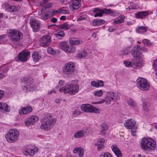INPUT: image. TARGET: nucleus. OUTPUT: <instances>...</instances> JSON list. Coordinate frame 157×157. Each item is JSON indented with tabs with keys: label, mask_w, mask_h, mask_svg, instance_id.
Returning <instances> with one entry per match:
<instances>
[{
	"label": "nucleus",
	"mask_w": 157,
	"mask_h": 157,
	"mask_svg": "<svg viewBox=\"0 0 157 157\" xmlns=\"http://www.w3.org/2000/svg\"><path fill=\"white\" fill-rule=\"evenodd\" d=\"M56 121V119L53 118L50 114H48L42 121L40 128L42 130L48 131L53 127Z\"/></svg>",
	"instance_id": "1"
},
{
	"label": "nucleus",
	"mask_w": 157,
	"mask_h": 157,
	"mask_svg": "<svg viewBox=\"0 0 157 157\" xmlns=\"http://www.w3.org/2000/svg\"><path fill=\"white\" fill-rule=\"evenodd\" d=\"M141 147L144 150L148 151L153 150L156 147V142L150 138H143L141 143Z\"/></svg>",
	"instance_id": "2"
},
{
	"label": "nucleus",
	"mask_w": 157,
	"mask_h": 157,
	"mask_svg": "<svg viewBox=\"0 0 157 157\" xmlns=\"http://www.w3.org/2000/svg\"><path fill=\"white\" fill-rule=\"evenodd\" d=\"M79 86L77 84H67L62 88H60L59 91L64 94L69 93L70 95H74L78 92Z\"/></svg>",
	"instance_id": "3"
},
{
	"label": "nucleus",
	"mask_w": 157,
	"mask_h": 157,
	"mask_svg": "<svg viewBox=\"0 0 157 157\" xmlns=\"http://www.w3.org/2000/svg\"><path fill=\"white\" fill-rule=\"evenodd\" d=\"M141 49H142V47L140 45H137L136 47H134L131 51L132 55L134 57V59L137 60V59H138V61H133V64L136 66H139V62H141L142 60V59L141 58L142 54L140 51L141 50Z\"/></svg>",
	"instance_id": "4"
},
{
	"label": "nucleus",
	"mask_w": 157,
	"mask_h": 157,
	"mask_svg": "<svg viewBox=\"0 0 157 157\" xmlns=\"http://www.w3.org/2000/svg\"><path fill=\"white\" fill-rule=\"evenodd\" d=\"M19 133V131L15 129L10 130L6 134L5 137L7 141L9 143H13L17 141L18 139Z\"/></svg>",
	"instance_id": "5"
},
{
	"label": "nucleus",
	"mask_w": 157,
	"mask_h": 157,
	"mask_svg": "<svg viewBox=\"0 0 157 157\" xmlns=\"http://www.w3.org/2000/svg\"><path fill=\"white\" fill-rule=\"evenodd\" d=\"M136 82L137 87L141 90L146 91L149 89V83L147 79H137Z\"/></svg>",
	"instance_id": "6"
},
{
	"label": "nucleus",
	"mask_w": 157,
	"mask_h": 157,
	"mask_svg": "<svg viewBox=\"0 0 157 157\" xmlns=\"http://www.w3.org/2000/svg\"><path fill=\"white\" fill-rule=\"evenodd\" d=\"M10 39L13 41H19L23 38V34L18 30H12L9 32Z\"/></svg>",
	"instance_id": "7"
},
{
	"label": "nucleus",
	"mask_w": 157,
	"mask_h": 157,
	"mask_svg": "<svg viewBox=\"0 0 157 157\" xmlns=\"http://www.w3.org/2000/svg\"><path fill=\"white\" fill-rule=\"evenodd\" d=\"M75 65L72 62L66 63L63 68L64 73L67 75H73L75 71Z\"/></svg>",
	"instance_id": "8"
},
{
	"label": "nucleus",
	"mask_w": 157,
	"mask_h": 157,
	"mask_svg": "<svg viewBox=\"0 0 157 157\" xmlns=\"http://www.w3.org/2000/svg\"><path fill=\"white\" fill-rule=\"evenodd\" d=\"M81 109L82 111L86 112L99 113V112L98 108L88 104L82 105Z\"/></svg>",
	"instance_id": "9"
},
{
	"label": "nucleus",
	"mask_w": 157,
	"mask_h": 157,
	"mask_svg": "<svg viewBox=\"0 0 157 157\" xmlns=\"http://www.w3.org/2000/svg\"><path fill=\"white\" fill-rule=\"evenodd\" d=\"M51 37L48 35L44 36L40 39V45L44 48L48 46L51 43Z\"/></svg>",
	"instance_id": "10"
},
{
	"label": "nucleus",
	"mask_w": 157,
	"mask_h": 157,
	"mask_svg": "<svg viewBox=\"0 0 157 157\" xmlns=\"http://www.w3.org/2000/svg\"><path fill=\"white\" fill-rule=\"evenodd\" d=\"M30 24L34 32H36L40 30L41 24L39 21L33 19H31Z\"/></svg>",
	"instance_id": "11"
},
{
	"label": "nucleus",
	"mask_w": 157,
	"mask_h": 157,
	"mask_svg": "<svg viewBox=\"0 0 157 157\" xmlns=\"http://www.w3.org/2000/svg\"><path fill=\"white\" fill-rule=\"evenodd\" d=\"M30 52H21L17 56L18 59L21 61L26 62L30 55Z\"/></svg>",
	"instance_id": "12"
},
{
	"label": "nucleus",
	"mask_w": 157,
	"mask_h": 157,
	"mask_svg": "<svg viewBox=\"0 0 157 157\" xmlns=\"http://www.w3.org/2000/svg\"><path fill=\"white\" fill-rule=\"evenodd\" d=\"M119 98L118 94L117 93H109V99L106 101L105 104L106 105H109L111 103V101H117Z\"/></svg>",
	"instance_id": "13"
},
{
	"label": "nucleus",
	"mask_w": 157,
	"mask_h": 157,
	"mask_svg": "<svg viewBox=\"0 0 157 157\" xmlns=\"http://www.w3.org/2000/svg\"><path fill=\"white\" fill-rule=\"evenodd\" d=\"M30 79H22L21 81L24 82L25 85L22 87V89L23 90H25L26 91H32L33 88L31 87L32 85L30 84Z\"/></svg>",
	"instance_id": "14"
},
{
	"label": "nucleus",
	"mask_w": 157,
	"mask_h": 157,
	"mask_svg": "<svg viewBox=\"0 0 157 157\" xmlns=\"http://www.w3.org/2000/svg\"><path fill=\"white\" fill-rule=\"evenodd\" d=\"M81 0H72V3L70 6L72 10H76L80 7Z\"/></svg>",
	"instance_id": "15"
},
{
	"label": "nucleus",
	"mask_w": 157,
	"mask_h": 157,
	"mask_svg": "<svg viewBox=\"0 0 157 157\" xmlns=\"http://www.w3.org/2000/svg\"><path fill=\"white\" fill-rule=\"evenodd\" d=\"M111 149L116 156L117 157H122V156L121 151L117 145L114 144L112 145Z\"/></svg>",
	"instance_id": "16"
},
{
	"label": "nucleus",
	"mask_w": 157,
	"mask_h": 157,
	"mask_svg": "<svg viewBox=\"0 0 157 157\" xmlns=\"http://www.w3.org/2000/svg\"><path fill=\"white\" fill-rule=\"evenodd\" d=\"M33 108L31 106L24 107L19 111V113L20 115L26 114L31 112Z\"/></svg>",
	"instance_id": "17"
},
{
	"label": "nucleus",
	"mask_w": 157,
	"mask_h": 157,
	"mask_svg": "<svg viewBox=\"0 0 157 157\" xmlns=\"http://www.w3.org/2000/svg\"><path fill=\"white\" fill-rule=\"evenodd\" d=\"M4 6L8 11L10 12H15L19 10L18 7L14 6H11L9 3L6 2L4 4Z\"/></svg>",
	"instance_id": "18"
},
{
	"label": "nucleus",
	"mask_w": 157,
	"mask_h": 157,
	"mask_svg": "<svg viewBox=\"0 0 157 157\" xmlns=\"http://www.w3.org/2000/svg\"><path fill=\"white\" fill-rule=\"evenodd\" d=\"M136 122L132 119H128V121L124 123V125L126 128L128 129H132L135 126Z\"/></svg>",
	"instance_id": "19"
},
{
	"label": "nucleus",
	"mask_w": 157,
	"mask_h": 157,
	"mask_svg": "<svg viewBox=\"0 0 157 157\" xmlns=\"http://www.w3.org/2000/svg\"><path fill=\"white\" fill-rule=\"evenodd\" d=\"M86 134L85 132L83 130L76 131L74 134V137L75 138H82L84 137Z\"/></svg>",
	"instance_id": "20"
},
{
	"label": "nucleus",
	"mask_w": 157,
	"mask_h": 157,
	"mask_svg": "<svg viewBox=\"0 0 157 157\" xmlns=\"http://www.w3.org/2000/svg\"><path fill=\"white\" fill-rule=\"evenodd\" d=\"M73 152L75 154L78 152L79 154V156L81 157L83 155L84 150L82 147H76L74 149Z\"/></svg>",
	"instance_id": "21"
},
{
	"label": "nucleus",
	"mask_w": 157,
	"mask_h": 157,
	"mask_svg": "<svg viewBox=\"0 0 157 157\" xmlns=\"http://www.w3.org/2000/svg\"><path fill=\"white\" fill-rule=\"evenodd\" d=\"M93 12L96 13V14L94 15L95 17H101L104 12L102 10L99 9L98 8H94L93 10Z\"/></svg>",
	"instance_id": "22"
},
{
	"label": "nucleus",
	"mask_w": 157,
	"mask_h": 157,
	"mask_svg": "<svg viewBox=\"0 0 157 157\" xmlns=\"http://www.w3.org/2000/svg\"><path fill=\"white\" fill-rule=\"evenodd\" d=\"M105 22V21L104 20L100 19H96L93 21L92 25L94 26H96L103 24Z\"/></svg>",
	"instance_id": "23"
},
{
	"label": "nucleus",
	"mask_w": 157,
	"mask_h": 157,
	"mask_svg": "<svg viewBox=\"0 0 157 157\" xmlns=\"http://www.w3.org/2000/svg\"><path fill=\"white\" fill-rule=\"evenodd\" d=\"M101 132L100 134L102 135H105L106 133V130L108 128V125L105 123H103L101 124Z\"/></svg>",
	"instance_id": "24"
},
{
	"label": "nucleus",
	"mask_w": 157,
	"mask_h": 157,
	"mask_svg": "<svg viewBox=\"0 0 157 157\" xmlns=\"http://www.w3.org/2000/svg\"><path fill=\"white\" fill-rule=\"evenodd\" d=\"M148 14L147 12L143 11L137 13L136 14V18H143L147 16Z\"/></svg>",
	"instance_id": "25"
},
{
	"label": "nucleus",
	"mask_w": 157,
	"mask_h": 157,
	"mask_svg": "<svg viewBox=\"0 0 157 157\" xmlns=\"http://www.w3.org/2000/svg\"><path fill=\"white\" fill-rule=\"evenodd\" d=\"M32 57L34 61L37 62L41 59V56L38 52H35L33 54Z\"/></svg>",
	"instance_id": "26"
},
{
	"label": "nucleus",
	"mask_w": 157,
	"mask_h": 157,
	"mask_svg": "<svg viewBox=\"0 0 157 157\" xmlns=\"http://www.w3.org/2000/svg\"><path fill=\"white\" fill-rule=\"evenodd\" d=\"M125 18L124 16L121 15L119 17L116 18L113 21V23L114 24H116L122 23L124 21V19Z\"/></svg>",
	"instance_id": "27"
},
{
	"label": "nucleus",
	"mask_w": 157,
	"mask_h": 157,
	"mask_svg": "<svg viewBox=\"0 0 157 157\" xmlns=\"http://www.w3.org/2000/svg\"><path fill=\"white\" fill-rule=\"evenodd\" d=\"M131 46H128L127 47H126L120 51L119 54L120 55H127L130 52V49L131 48Z\"/></svg>",
	"instance_id": "28"
},
{
	"label": "nucleus",
	"mask_w": 157,
	"mask_h": 157,
	"mask_svg": "<svg viewBox=\"0 0 157 157\" xmlns=\"http://www.w3.org/2000/svg\"><path fill=\"white\" fill-rule=\"evenodd\" d=\"M147 30V29L146 27L139 26L138 27V29H136V31L138 33H143L146 32Z\"/></svg>",
	"instance_id": "29"
},
{
	"label": "nucleus",
	"mask_w": 157,
	"mask_h": 157,
	"mask_svg": "<svg viewBox=\"0 0 157 157\" xmlns=\"http://www.w3.org/2000/svg\"><path fill=\"white\" fill-rule=\"evenodd\" d=\"M0 109L4 110L6 112L10 111V109H8V105L6 103H2L0 102Z\"/></svg>",
	"instance_id": "30"
},
{
	"label": "nucleus",
	"mask_w": 157,
	"mask_h": 157,
	"mask_svg": "<svg viewBox=\"0 0 157 157\" xmlns=\"http://www.w3.org/2000/svg\"><path fill=\"white\" fill-rule=\"evenodd\" d=\"M87 53L85 51L81 52L76 55V57L79 59L83 58L87 56Z\"/></svg>",
	"instance_id": "31"
},
{
	"label": "nucleus",
	"mask_w": 157,
	"mask_h": 157,
	"mask_svg": "<svg viewBox=\"0 0 157 157\" xmlns=\"http://www.w3.org/2000/svg\"><path fill=\"white\" fill-rule=\"evenodd\" d=\"M53 11L52 10H51L50 11H48L46 13L43 17L44 19L46 20L50 18L52 16Z\"/></svg>",
	"instance_id": "32"
},
{
	"label": "nucleus",
	"mask_w": 157,
	"mask_h": 157,
	"mask_svg": "<svg viewBox=\"0 0 157 157\" xmlns=\"http://www.w3.org/2000/svg\"><path fill=\"white\" fill-rule=\"evenodd\" d=\"M71 28L70 25L67 24V23H65L63 25H60L59 26V28L61 29H64L67 30Z\"/></svg>",
	"instance_id": "33"
},
{
	"label": "nucleus",
	"mask_w": 157,
	"mask_h": 157,
	"mask_svg": "<svg viewBox=\"0 0 157 157\" xmlns=\"http://www.w3.org/2000/svg\"><path fill=\"white\" fill-rule=\"evenodd\" d=\"M65 52H67L69 53H72L74 52L75 51V49L72 48V47L71 46L69 47L68 45L65 50L64 51Z\"/></svg>",
	"instance_id": "34"
},
{
	"label": "nucleus",
	"mask_w": 157,
	"mask_h": 157,
	"mask_svg": "<svg viewBox=\"0 0 157 157\" xmlns=\"http://www.w3.org/2000/svg\"><path fill=\"white\" fill-rule=\"evenodd\" d=\"M54 35L56 38L59 39L64 36L65 33L61 31L58 32L57 33L55 34Z\"/></svg>",
	"instance_id": "35"
},
{
	"label": "nucleus",
	"mask_w": 157,
	"mask_h": 157,
	"mask_svg": "<svg viewBox=\"0 0 157 157\" xmlns=\"http://www.w3.org/2000/svg\"><path fill=\"white\" fill-rule=\"evenodd\" d=\"M67 46L66 43L63 41L61 42L59 44L60 47L64 51L65 50Z\"/></svg>",
	"instance_id": "36"
},
{
	"label": "nucleus",
	"mask_w": 157,
	"mask_h": 157,
	"mask_svg": "<svg viewBox=\"0 0 157 157\" xmlns=\"http://www.w3.org/2000/svg\"><path fill=\"white\" fill-rule=\"evenodd\" d=\"M128 105L131 107L134 108L136 106V104L135 102L132 99L128 100L127 101Z\"/></svg>",
	"instance_id": "37"
},
{
	"label": "nucleus",
	"mask_w": 157,
	"mask_h": 157,
	"mask_svg": "<svg viewBox=\"0 0 157 157\" xmlns=\"http://www.w3.org/2000/svg\"><path fill=\"white\" fill-rule=\"evenodd\" d=\"M25 124L28 126L33 125L34 124H33V121H32L31 120H30V119L29 118H26L25 121Z\"/></svg>",
	"instance_id": "38"
},
{
	"label": "nucleus",
	"mask_w": 157,
	"mask_h": 157,
	"mask_svg": "<svg viewBox=\"0 0 157 157\" xmlns=\"http://www.w3.org/2000/svg\"><path fill=\"white\" fill-rule=\"evenodd\" d=\"M103 10V13H106V14H113L114 13V12L113 10H111L110 9H104L103 10Z\"/></svg>",
	"instance_id": "39"
},
{
	"label": "nucleus",
	"mask_w": 157,
	"mask_h": 157,
	"mask_svg": "<svg viewBox=\"0 0 157 157\" xmlns=\"http://www.w3.org/2000/svg\"><path fill=\"white\" fill-rule=\"evenodd\" d=\"M29 118L30 119V120L33 121V124H34L35 122L39 120L38 117L36 115L33 116Z\"/></svg>",
	"instance_id": "40"
},
{
	"label": "nucleus",
	"mask_w": 157,
	"mask_h": 157,
	"mask_svg": "<svg viewBox=\"0 0 157 157\" xmlns=\"http://www.w3.org/2000/svg\"><path fill=\"white\" fill-rule=\"evenodd\" d=\"M105 142V140L103 138H100L98 140L97 142L95 143V145H99L104 144Z\"/></svg>",
	"instance_id": "41"
},
{
	"label": "nucleus",
	"mask_w": 157,
	"mask_h": 157,
	"mask_svg": "<svg viewBox=\"0 0 157 157\" xmlns=\"http://www.w3.org/2000/svg\"><path fill=\"white\" fill-rule=\"evenodd\" d=\"M48 52L52 55H54L56 54V52L54 49L52 48L48 47L47 49Z\"/></svg>",
	"instance_id": "42"
},
{
	"label": "nucleus",
	"mask_w": 157,
	"mask_h": 157,
	"mask_svg": "<svg viewBox=\"0 0 157 157\" xmlns=\"http://www.w3.org/2000/svg\"><path fill=\"white\" fill-rule=\"evenodd\" d=\"M56 13L66 14L69 13V11L67 10H63L62 9H59L56 11Z\"/></svg>",
	"instance_id": "43"
},
{
	"label": "nucleus",
	"mask_w": 157,
	"mask_h": 157,
	"mask_svg": "<svg viewBox=\"0 0 157 157\" xmlns=\"http://www.w3.org/2000/svg\"><path fill=\"white\" fill-rule=\"evenodd\" d=\"M148 102L146 101H144L143 103V107L144 110L145 111H147L148 110V107L147 106Z\"/></svg>",
	"instance_id": "44"
},
{
	"label": "nucleus",
	"mask_w": 157,
	"mask_h": 157,
	"mask_svg": "<svg viewBox=\"0 0 157 157\" xmlns=\"http://www.w3.org/2000/svg\"><path fill=\"white\" fill-rule=\"evenodd\" d=\"M99 157H112V155L109 152H104Z\"/></svg>",
	"instance_id": "45"
},
{
	"label": "nucleus",
	"mask_w": 157,
	"mask_h": 157,
	"mask_svg": "<svg viewBox=\"0 0 157 157\" xmlns=\"http://www.w3.org/2000/svg\"><path fill=\"white\" fill-rule=\"evenodd\" d=\"M81 113V111L78 109L75 110L73 113V116L75 117L79 115Z\"/></svg>",
	"instance_id": "46"
},
{
	"label": "nucleus",
	"mask_w": 157,
	"mask_h": 157,
	"mask_svg": "<svg viewBox=\"0 0 157 157\" xmlns=\"http://www.w3.org/2000/svg\"><path fill=\"white\" fill-rule=\"evenodd\" d=\"M103 93V91L102 90H101L98 91H96L94 92V94L95 96L98 97H100L102 95Z\"/></svg>",
	"instance_id": "47"
},
{
	"label": "nucleus",
	"mask_w": 157,
	"mask_h": 157,
	"mask_svg": "<svg viewBox=\"0 0 157 157\" xmlns=\"http://www.w3.org/2000/svg\"><path fill=\"white\" fill-rule=\"evenodd\" d=\"M69 42L71 44H78L80 43V41L78 40H70Z\"/></svg>",
	"instance_id": "48"
},
{
	"label": "nucleus",
	"mask_w": 157,
	"mask_h": 157,
	"mask_svg": "<svg viewBox=\"0 0 157 157\" xmlns=\"http://www.w3.org/2000/svg\"><path fill=\"white\" fill-rule=\"evenodd\" d=\"M143 43L145 45L149 46L150 45V41L147 39H144L143 40Z\"/></svg>",
	"instance_id": "49"
},
{
	"label": "nucleus",
	"mask_w": 157,
	"mask_h": 157,
	"mask_svg": "<svg viewBox=\"0 0 157 157\" xmlns=\"http://www.w3.org/2000/svg\"><path fill=\"white\" fill-rule=\"evenodd\" d=\"M124 63L126 67H130L132 66V63L130 61H124Z\"/></svg>",
	"instance_id": "50"
},
{
	"label": "nucleus",
	"mask_w": 157,
	"mask_h": 157,
	"mask_svg": "<svg viewBox=\"0 0 157 157\" xmlns=\"http://www.w3.org/2000/svg\"><path fill=\"white\" fill-rule=\"evenodd\" d=\"M29 153V155L32 156L34 154V151L33 149H27Z\"/></svg>",
	"instance_id": "51"
},
{
	"label": "nucleus",
	"mask_w": 157,
	"mask_h": 157,
	"mask_svg": "<svg viewBox=\"0 0 157 157\" xmlns=\"http://www.w3.org/2000/svg\"><path fill=\"white\" fill-rule=\"evenodd\" d=\"M97 86L98 87L99 86H102L104 85V82L102 81L98 80V81Z\"/></svg>",
	"instance_id": "52"
},
{
	"label": "nucleus",
	"mask_w": 157,
	"mask_h": 157,
	"mask_svg": "<svg viewBox=\"0 0 157 157\" xmlns=\"http://www.w3.org/2000/svg\"><path fill=\"white\" fill-rule=\"evenodd\" d=\"M97 149L98 151H100L104 147V144L99 145H97Z\"/></svg>",
	"instance_id": "53"
},
{
	"label": "nucleus",
	"mask_w": 157,
	"mask_h": 157,
	"mask_svg": "<svg viewBox=\"0 0 157 157\" xmlns=\"http://www.w3.org/2000/svg\"><path fill=\"white\" fill-rule=\"evenodd\" d=\"M98 81L96 82L94 81H92L91 82V85L93 87H98Z\"/></svg>",
	"instance_id": "54"
},
{
	"label": "nucleus",
	"mask_w": 157,
	"mask_h": 157,
	"mask_svg": "<svg viewBox=\"0 0 157 157\" xmlns=\"http://www.w3.org/2000/svg\"><path fill=\"white\" fill-rule=\"evenodd\" d=\"M137 129V127L136 126L134 127L133 128L134 130H132L131 131V133L132 135L133 136L136 135V130Z\"/></svg>",
	"instance_id": "55"
},
{
	"label": "nucleus",
	"mask_w": 157,
	"mask_h": 157,
	"mask_svg": "<svg viewBox=\"0 0 157 157\" xmlns=\"http://www.w3.org/2000/svg\"><path fill=\"white\" fill-rule=\"evenodd\" d=\"M4 95V92L2 90H0V100L3 97Z\"/></svg>",
	"instance_id": "56"
},
{
	"label": "nucleus",
	"mask_w": 157,
	"mask_h": 157,
	"mask_svg": "<svg viewBox=\"0 0 157 157\" xmlns=\"http://www.w3.org/2000/svg\"><path fill=\"white\" fill-rule=\"evenodd\" d=\"M48 2L47 0H44L40 2V4H41V5L43 6L45 4H47Z\"/></svg>",
	"instance_id": "57"
},
{
	"label": "nucleus",
	"mask_w": 157,
	"mask_h": 157,
	"mask_svg": "<svg viewBox=\"0 0 157 157\" xmlns=\"http://www.w3.org/2000/svg\"><path fill=\"white\" fill-rule=\"evenodd\" d=\"M53 92L54 93H56V91L55 90V89H54L51 90L50 91V92H48V95H49V94H51Z\"/></svg>",
	"instance_id": "58"
},
{
	"label": "nucleus",
	"mask_w": 157,
	"mask_h": 157,
	"mask_svg": "<svg viewBox=\"0 0 157 157\" xmlns=\"http://www.w3.org/2000/svg\"><path fill=\"white\" fill-rule=\"evenodd\" d=\"M64 82V81L63 80H59V86H61L63 85Z\"/></svg>",
	"instance_id": "59"
},
{
	"label": "nucleus",
	"mask_w": 157,
	"mask_h": 157,
	"mask_svg": "<svg viewBox=\"0 0 157 157\" xmlns=\"http://www.w3.org/2000/svg\"><path fill=\"white\" fill-rule=\"evenodd\" d=\"M116 30V29L113 27H111L109 29V30L110 32H113Z\"/></svg>",
	"instance_id": "60"
},
{
	"label": "nucleus",
	"mask_w": 157,
	"mask_h": 157,
	"mask_svg": "<svg viewBox=\"0 0 157 157\" xmlns=\"http://www.w3.org/2000/svg\"><path fill=\"white\" fill-rule=\"evenodd\" d=\"M23 154L26 155H29V154L28 152V151L27 149H26L24 151H23Z\"/></svg>",
	"instance_id": "61"
},
{
	"label": "nucleus",
	"mask_w": 157,
	"mask_h": 157,
	"mask_svg": "<svg viewBox=\"0 0 157 157\" xmlns=\"http://www.w3.org/2000/svg\"><path fill=\"white\" fill-rule=\"evenodd\" d=\"M23 154L26 155H29V154L28 152V151L27 149H26L24 151H23Z\"/></svg>",
	"instance_id": "62"
},
{
	"label": "nucleus",
	"mask_w": 157,
	"mask_h": 157,
	"mask_svg": "<svg viewBox=\"0 0 157 157\" xmlns=\"http://www.w3.org/2000/svg\"><path fill=\"white\" fill-rule=\"evenodd\" d=\"M85 19V17H79L77 19V21H80L83 20H84Z\"/></svg>",
	"instance_id": "63"
},
{
	"label": "nucleus",
	"mask_w": 157,
	"mask_h": 157,
	"mask_svg": "<svg viewBox=\"0 0 157 157\" xmlns=\"http://www.w3.org/2000/svg\"><path fill=\"white\" fill-rule=\"evenodd\" d=\"M53 5V4L52 3H50L47 4L46 6V8H48L52 6Z\"/></svg>",
	"instance_id": "64"
}]
</instances>
